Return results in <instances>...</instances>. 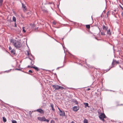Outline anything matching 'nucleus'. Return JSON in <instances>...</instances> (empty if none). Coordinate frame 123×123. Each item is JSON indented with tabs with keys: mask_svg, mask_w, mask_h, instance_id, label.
I'll list each match as a JSON object with an SVG mask.
<instances>
[{
	"mask_svg": "<svg viewBox=\"0 0 123 123\" xmlns=\"http://www.w3.org/2000/svg\"><path fill=\"white\" fill-rule=\"evenodd\" d=\"M15 70H19V71L21 70V69H19V68H15Z\"/></svg>",
	"mask_w": 123,
	"mask_h": 123,
	"instance_id": "nucleus-37",
	"label": "nucleus"
},
{
	"mask_svg": "<svg viewBox=\"0 0 123 123\" xmlns=\"http://www.w3.org/2000/svg\"><path fill=\"white\" fill-rule=\"evenodd\" d=\"M42 11H43L44 12H48L46 10H45V9L43 10L42 9Z\"/></svg>",
	"mask_w": 123,
	"mask_h": 123,
	"instance_id": "nucleus-33",
	"label": "nucleus"
},
{
	"mask_svg": "<svg viewBox=\"0 0 123 123\" xmlns=\"http://www.w3.org/2000/svg\"><path fill=\"white\" fill-rule=\"evenodd\" d=\"M62 46L63 47V48L64 49V52L65 53V50L64 49H66V48L63 45H62Z\"/></svg>",
	"mask_w": 123,
	"mask_h": 123,
	"instance_id": "nucleus-41",
	"label": "nucleus"
},
{
	"mask_svg": "<svg viewBox=\"0 0 123 123\" xmlns=\"http://www.w3.org/2000/svg\"><path fill=\"white\" fill-rule=\"evenodd\" d=\"M14 26L15 27H17V25H16V24L15 22V25H14Z\"/></svg>",
	"mask_w": 123,
	"mask_h": 123,
	"instance_id": "nucleus-48",
	"label": "nucleus"
},
{
	"mask_svg": "<svg viewBox=\"0 0 123 123\" xmlns=\"http://www.w3.org/2000/svg\"><path fill=\"white\" fill-rule=\"evenodd\" d=\"M46 118L44 116H43L42 117H38L37 118V119L39 120L42 122L45 121Z\"/></svg>",
	"mask_w": 123,
	"mask_h": 123,
	"instance_id": "nucleus-3",
	"label": "nucleus"
},
{
	"mask_svg": "<svg viewBox=\"0 0 123 123\" xmlns=\"http://www.w3.org/2000/svg\"><path fill=\"white\" fill-rule=\"evenodd\" d=\"M110 91H112L113 92H116V91H113V90H109Z\"/></svg>",
	"mask_w": 123,
	"mask_h": 123,
	"instance_id": "nucleus-49",
	"label": "nucleus"
},
{
	"mask_svg": "<svg viewBox=\"0 0 123 123\" xmlns=\"http://www.w3.org/2000/svg\"><path fill=\"white\" fill-rule=\"evenodd\" d=\"M52 87H53L55 89V90H57V85H52Z\"/></svg>",
	"mask_w": 123,
	"mask_h": 123,
	"instance_id": "nucleus-17",
	"label": "nucleus"
},
{
	"mask_svg": "<svg viewBox=\"0 0 123 123\" xmlns=\"http://www.w3.org/2000/svg\"><path fill=\"white\" fill-rule=\"evenodd\" d=\"M80 109L79 107V106H75L73 107V109L74 111H77Z\"/></svg>",
	"mask_w": 123,
	"mask_h": 123,
	"instance_id": "nucleus-6",
	"label": "nucleus"
},
{
	"mask_svg": "<svg viewBox=\"0 0 123 123\" xmlns=\"http://www.w3.org/2000/svg\"><path fill=\"white\" fill-rule=\"evenodd\" d=\"M16 40H12V39L11 40V42L13 43L14 44V43H15Z\"/></svg>",
	"mask_w": 123,
	"mask_h": 123,
	"instance_id": "nucleus-25",
	"label": "nucleus"
},
{
	"mask_svg": "<svg viewBox=\"0 0 123 123\" xmlns=\"http://www.w3.org/2000/svg\"><path fill=\"white\" fill-rule=\"evenodd\" d=\"M11 121H12V123H17V121L15 120H11Z\"/></svg>",
	"mask_w": 123,
	"mask_h": 123,
	"instance_id": "nucleus-26",
	"label": "nucleus"
},
{
	"mask_svg": "<svg viewBox=\"0 0 123 123\" xmlns=\"http://www.w3.org/2000/svg\"><path fill=\"white\" fill-rule=\"evenodd\" d=\"M12 70L11 69H10L9 70H6L4 72H7V73H8L11 70Z\"/></svg>",
	"mask_w": 123,
	"mask_h": 123,
	"instance_id": "nucleus-30",
	"label": "nucleus"
},
{
	"mask_svg": "<svg viewBox=\"0 0 123 123\" xmlns=\"http://www.w3.org/2000/svg\"><path fill=\"white\" fill-rule=\"evenodd\" d=\"M72 101L73 103H75L76 104H78V102L75 99H72Z\"/></svg>",
	"mask_w": 123,
	"mask_h": 123,
	"instance_id": "nucleus-11",
	"label": "nucleus"
},
{
	"mask_svg": "<svg viewBox=\"0 0 123 123\" xmlns=\"http://www.w3.org/2000/svg\"><path fill=\"white\" fill-rule=\"evenodd\" d=\"M29 13H30V12H28L27 13V15H28V14H29Z\"/></svg>",
	"mask_w": 123,
	"mask_h": 123,
	"instance_id": "nucleus-58",
	"label": "nucleus"
},
{
	"mask_svg": "<svg viewBox=\"0 0 123 123\" xmlns=\"http://www.w3.org/2000/svg\"><path fill=\"white\" fill-rule=\"evenodd\" d=\"M21 4L22 6V7L23 8V10L24 11H25L27 10V8L26 7V6L23 3H21Z\"/></svg>",
	"mask_w": 123,
	"mask_h": 123,
	"instance_id": "nucleus-7",
	"label": "nucleus"
},
{
	"mask_svg": "<svg viewBox=\"0 0 123 123\" xmlns=\"http://www.w3.org/2000/svg\"><path fill=\"white\" fill-rule=\"evenodd\" d=\"M48 4H53V5H54V2H49Z\"/></svg>",
	"mask_w": 123,
	"mask_h": 123,
	"instance_id": "nucleus-29",
	"label": "nucleus"
},
{
	"mask_svg": "<svg viewBox=\"0 0 123 123\" xmlns=\"http://www.w3.org/2000/svg\"><path fill=\"white\" fill-rule=\"evenodd\" d=\"M108 29V27L107 26H105L104 25H103V29L104 30H105V31H106Z\"/></svg>",
	"mask_w": 123,
	"mask_h": 123,
	"instance_id": "nucleus-12",
	"label": "nucleus"
},
{
	"mask_svg": "<svg viewBox=\"0 0 123 123\" xmlns=\"http://www.w3.org/2000/svg\"><path fill=\"white\" fill-rule=\"evenodd\" d=\"M27 55H30V53H29V52L28 51H27Z\"/></svg>",
	"mask_w": 123,
	"mask_h": 123,
	"instance_id": "nucleus-45",
	"label": "nucleus"
},
{
	"mask_svg": "<svg viewBox=\"0 0 123 123\" xmlns=\"http://www.w3.org/2000/svg\"><path fill=\"white\" fill-rule=\"evenodd\" d=\"M11 52L12 55H14L15 54V51L14 49H12L11 51Z\"/></svg>",
	"mask_w": 123,
	"mask_h": 123,
	"instance_id": "nucleus-13",
	"label": "nucleus"
},
{
	"mask_svg": "<svg viewBox=\"0 0 123 123\" xmlns=\"http://www.w3.org/2000/svg\"><path fill=\"white\" fill-rule=\"evenodd\" d=\"M98 28L99 29V32H100L101 31V30H100V28L98 27Z\"/></svg>",
	"mask_w": 123,
	"mask_h": 123,
	"instance_id": "nucleus-55",
	"label": "nucleus"
},
{
	"mask_svg": "<svg viewBox=\"0 0 123 123\" xmlns=\"http://www.w3.org/2000/svg\"><path fill=\"white\" fill-rule=\"evenodd\" d=\"M86 27L87 29H89L90 28V25H86Z\"/></svg>",
	"mask_w": 123,
	"mask_h": 123,
	"instance_id": "nucleus-22",
	"label": "nucleus"
},
{
	"mask_svg": "<svg viewBox=\"0 0 123 123\" xmlns=\"http://www.w3.org/2000/svg\"><path fill=\"white\" fill-rule=\"evenodd\" d=\"M101 35H105V34L104 32H101Z\"/></svg>",
	"mask_w": 123,
	"mask_h": 123,
	"instance_id": "nucleus-31",
	"label": "nucleus"
},
{
	"mask_svg": "<svg viewBox=\"0 0 123 123\" xmlns=\"http://www.w3.org/2000/svg\"><path fill=\"white\" fill-rule=\"evenodd\" d=\"M3 2V0H0V6H2Z\"/></svg>",
	"mask_w": 123,
	"mask_h": 123,
	"instance_id": "nucleus-24",
	"label": "nucleus"
},
{
	"mask_svg": "<svg viewBox=\"0 0 123 123\" xmlns=\"http://www.w3.org/2000/svg\"><path fill=\"white\" fill-rule=\"evenodd\" d=\"M50 123H55V121L53 120H51V121Z\"/></svg>",
	"mask_w": 123,
	"mask_h": 123,
	"instance_id": "nucleus-36",
	"label": "nucleus"
},
{
	"mask_svg": "<svg viewBox=\"0 0 123 123\" xmlns=\"http://www.w3.org/2000/svg\"><path fill=\"white\" fill-rule=\"evenodd\" d=\"M29 72L31 73H33V72L31 70H29Z\"/></svg>",
	"mask_w": 123,
	"mask_h": 123,
	"instance_id": "nucleus-40",
	"label": "nucleus"
},
{
	"mask_svg": "<svg viewBox=\"0 0 123 123\" xmlns=\"http://www.w3.org/2000/svg\"><path fill=\"white\" fill-rule=\"evenodd\" d=\"M114 11H115V12H116V9H115L114 10Z\"/></svg>",
	"mask_w": 123,
	"mask_h": 123,
	"instance_id": "nucleus-63",
	"label": "nucleus"
},
{
	"mask_svg": "<svg viewBox=\"0 0 123 123\" xmlns=\"http://www.w3.org/2000/svg\"><path fill=\"white\" fill-rule=\"evenodd\" d=\"M57 90L63 89H64L63 87L57 85Z\"/></svg>",
	"mask_w": 123,
	"mask_h": 123,
	"instance_id": "nucleus-8",
	"label": "nucleus"
},
{
	"mask_svg": "<svg viewBox=\"0 0 123 123\" xmlns=\"http://www.w3.org/2000/svg\"><path fill=\"white\" fill-rule=\"evenodd\" d=\"M49 121V120L48 119H45V121H46L47 122H48Z\"/></svg>",
	"mask_w": 123,
	"mask_h": 123,
	"instance_id": "nucleus-42",
	"label": "nucleus"
},
{
	"mask_svg": "<svg viewBox=\"0 0 123 123\" xmlns=\"http://www.w3.org/2000/svg\"><path fill=\"white\" fill-rule=\"evenodd\" d=\"M30 26H31L32 27H34L35 26V24L34 23L33 24H30Z\"/></svg>",
	"mask_w": 123,
	"mask_h": 123,
	"instance_id": "nucleus-21",
	"label": "nucleus"
},
{
	"mask_svg": "<svg viewBox=\"0 0 123 123\" xmlns=\"http://www.w3.org/2000/svg\"><path fill=\"white\" fill-rule=\"evenodd\" d=\"M54 75H55L56 76V77H57V74H56V73H55L54 74Z\"/></svg>",
	"mask_w": 123,
	"mask_h": 123,
	"instance_id": "nucleus-53",
	"label": "nucleus"
},
{
	"mask_svg": "<svg viewBox=\"0 0 123 123\" xmlns=\"http://www.w3.org/2000/svg\"><path fill=\"white\" fill-rule=\"evenodd\" d=\"M121 15L123 16V12H122L121 13Z\"/></svg>",
	"mask_w": 123,
	"mask_h": 123,
	"instance_id": "nucleus-56",
	"label": "nucleus"
},
{
	"mask_svg": "<svg viewBox=\"0 0 123 123\" xmlns=\"http://www.w3.org/2000/svg\"><path fill=\"white\" fill-rule=\"evenodd\" d=\"M59 5H57V7L59 9Z\"/></svg>",
	"mask_w": 123,
	"mask_h": 123,
	"instance_id": "nucleus-60",
	"label": "nucleus"
},
{
	"mask_svg": "<svg viewBox=\"0 0 123 123\" xmlns=\"http://www.w3.org/2000/svg\"><path fill=\"white\" fill-rule=\"evenodd\" d=\"M99 119L102 118H107V117L105 116V114L104 113H101L99 116Z\"/></svg>",
	"mask_w": 123,
	"mask_h": 123,
	"instance_id": "nucleus-2",
	"label": "nucleus"
},
{
	"mask_svg": "<svg viewBox=\"0 0 123 123\" xmlns=\"http://www.w3.org/2000/svg\"><path fill=\"white\" fill-rule=\"evenodd\" d=\"M13 21L15 22L16 20V18L14 16H13L12 18Z\"/></svg>",
	"mask_w": 123,
	"mask_h": 123,
	"instance_id": "nucleus-20",
	"label": "nucleus"
},
{
	"mask_svg": "<svg viewBox=\"0 0 123 123\" xmlns=\"http://www.w3.org/2000/svg\"><path fill=\"white\" fill-rule=\"evenodd\" d=\"M60 112V116L62 117H63L65 116V113L64 111H61V112Z\"/></svg>",
	"mask_w": 123,
	"mask_h": 123,
	"instance_id": "nucleus-10",
	"label": "nucleus"
},
{
	"mask_svg": "<svg viewBox=\"0 0 123 123\" xmlns=\"http://www.w3.org/2000/svg\"><path fill=\"white\" fill-rule=\"evenodd\" d=\"M33 112V111H30L29 112V114L30 115V116L31 117V114H32V112Z\"/></svg>",
	"mask_w": 123,
	"mask_h": 123,
	"instance_id": "nucleus-28",
	"label": "nucleus"
},
{
	"mask_svg": "<svg viewBox=\"0 0 123 123\" xmlns=\"http://www.w3.org/2000/svg\"><path fill=\"white\" fill-rule=\"evenodd\" d=\"M55 119L56 120H58V119L57 118H55Z\"/></svg>",
	"mask_w": 123,
	"mask_h": 123,
	"instance_id": "nucleus-61",
	"label": "nucleus"
},
{
	"mask_svg": "<svg viewBox=\"0 0 123 123\" xmlns=\"http://www.w3.org/2000/svg\"><path fill=\"white\" fill-rule=\"evenodd\" d=\"M102 14H103V13H102V14L101 15V16H100V17H102Z\"/></svg>",
	"mask_w": 123,
	"mask_h": 123,
	"instance_id": "nucleus-62",
	"label": "nucleus"
},
{
	"mask_svg": "<svg viewBox=\"0 0 123 123\" xmlns=\"http://www.w3.org/2000/svg\"><path fill=\"white\" fill-rule=\"evenodd\" d=\"M119 6L123 11V7H122V6L120 5H119Z\"/></svg>",
	"mask_w": 123,
	"mask_h": 123,
	"instance_id": "nucleus-35",
	"label": "nucleus"
},
{
	"mask_svg": "<svg viewBox=\"0 0 123 123\" xmlns=\"http://www.w3.org/2000/svg\"><path fill=\"white\" fill-rule=\"evenodd\" d=\"M107 33L109 35L111 34V32L110 31V29H109L108 30H107Z\"/></svg>",
	"mask_w": 123,
	"mask_h": 123,
	"instance_id": "nucleus-16",
	"label": "nucleus"
},
{
	"mask_svg": "<svg viewBox=\"0 0 123 123\" xmlns=\"http://www.w3.org/2000/svg\"><path fill=\"white\" fill-rule=\"evenodd\" d=\"M58 109L59 111V112L61 111L62 110L60 109V108H59L58 107Z\"/></svg>",
	"mask_w": 123,
	"mask_h": 123,
	"instance_id": "nucleus-47",
	"label": "nucleus"
},
{
	"mask_svg": "<svg viewBox=\"0 0 123 123\" xmlns=\"http://www.w3.org/2000/svg\"><path fill=\"white\" fill-rule=\"evenodd\" d=\"M84 104L85 106V108H86L87 107H90L88 105V103H84Z\"/></svg>",
	"mask_w": 123,
	"mask_h": 123,
	"instance_id": "nucleus-14",
	"label": "nucleus"
},
{
	"mask_svg": "<svg viewBox=\"0 0 123 123\" xmlns=\"http://www.w3.org/2000/svg\"><path fill=\"white\" fill-rule=\"evenodd\" d=\"M84 123H88V120L87 119H85L84 120Z\"/></svg>",
	"mask_w": 123,
	"mask_h": 123,
	"instance_id": "nucleus-23",
	"label": "nucleus"
},
{
	"mask_svg": "<svg viewBox=\"0 0 123 123\" xmlns=\"http://www.w3.org/2000/svg\"><path fill=\"white\" fill-rule=\"evenodd\" d=\"M31 67H32V66H31L30 65H28L27 66V68H32Z\"/></svg>",
	"mask_w": 123,
	"mask_h": 123,
	"instance_id": "nucleus-44",
	"label": "nucleus"
},
{
	"mask_svg": "<svg viewBox=\"0 0 123 123\" xmlns=\"http://www.w3.org/2000/svg\"><path fill=\"white\" fill-rule=\"evenodd\" d=\"M31 67H32V68H33L35 70L37 71H38L39 70V68L37 67L36 66H35L34 65L33 66H32Z\"/></svg>",
	"mask_w": 123,
	"mask_h": 123,
	"instance_id": "nucleus-9",
	"label": "nucleus"
},
{
	"mask_svg": "<svg viewBox=\"0 0 123 123\" xmlns=\"http://www.w3.org/2000/svg\"><path fill=\"white\" fill-rule=\"evenodd\" d=\"M86 65H87V66L90 68H92V67L89 64H88L86 62Z\"/></svg>",
	"mask_w": 123,
	"mask_h": 123,
	"instance_id": "nucleus-19",
	"label": "nucleus"
},
{
	"mask_svg": "<svg viewBox=\"0 0 123 123\" xmlns=\"http://www.w3.org/2000/svg\"><path fill=\"white\" fill-rule=\"evenodd\" d=\"M3 121L4 122H5L6 121V119L5 117H3Z\"/></svg>",
	"mask_w": 123,
	"mask_h": 123,
	"instance_id": "nucleus-18",
	"label": "nucleus"
},
{
	"mask_svg": "<svg viewBox=\"0 0 123 123\" xmlns=\"http://www.w3.org/2000/svg\"><path fill=\"white\" fill-rule=\"evenodd\" d=\"M105 118H101V119H100L102 121H103V122H105V120H104V119Z\"/></svg>",
	"mask_w": 123,
	"mask_h": 123,
	"instance_id": "nucleus-32",
	"label": "nucleus"
},
{
	"mask_svg": "<svg viewBox=\"0 0 123 123\" xmlns=\"http://www.w3.org/2000/svg\"><path fill=\"white\" fill-rule=\"evenodd\" d=\"M13 45L17 49L20 48L22 46L21 43L18 41H15V43L13 44Z\"/></svg>",
	"mask_w": 123,
	"mask_h": 123,
	"instance_id": "nucleus-1",
	"label": "nucleus"
},
{
	"mask_svg": "<svg viewBox=\"0 0 123 123\" xmlns=\"http://www.w3.org/2000/svg\"><path fill=\"white\" fill-rule=\"evenodd\" d=\"M50 106L51 107L52 110L53 111H54L55 109L54 108V105L52 103L51 104Z\"/></svg>",
	"mask_w": 123,
	"mask_h": 123,
	"instance_id": "nucleus-15",
	"label": "nucleus"
},
{
	"mask_svg": "<svg viewBox=\"0 0 123 123\" xmlns=\"http://www.w3.org/2000/svg\"><path fill=\"white\" fill-rule=\"evenodd\" d=\"M9 50H11L12 49V48L10 46L9 47Z\"/></svg>",
	"mask_w": 123,
	"mask_h": 123,
	"instance_id": "nucleus-46",
	"label": "nucleus"
},
{
	"mask_svg": "<svg viewBox=\"0 0 123 123\" xmlns=\"http://www.w3.org/2000/svg\"><path fill=\"white\" fill-rule=\"evenodd\" d=\"M30 55L32 57L33 59H34L35 58L34 57V56L32 55V54H30Z\"/></svg>",
	"mask_w": 123,
	"mask_h": 123,
	"instance_id": "nucleus-39",
	"label": "nucleus"
},
{
	"mask_svg": "<svg viewBox=\"0 0 123 123\" xmlns=\"http://www.w3.org/2000/svg\"><path fill=\"white\" fill-rule=\"evenodd\" d=\"M71 22H73L74 23L73 24H74L75 25L76 23V22H73V21H71Z\"/></svg>",
	"mask_w": 123,
	"mask_h": 123,
	"instance_id": "nucleus-51",
	"label": "nucleus"
},
{
	"mask_svg": "<svg viewBox=\"0 0 123 123\" xmlns=\"http://www.w3.org/2000/svg\"><path fill=\"white\" fill-rule=\"evenodd\" d=\"M52 38H53V39H54L55 40V41H56L57 42V40H56L55 39H54V38H53V37H52Z\"/></svg>",
	"mask_w": 123,
	"mask_h": 123,
	"instance_id": "nucleus-57",
	"label": "nucleus"
},
{
	"mask_svg": "<svg viewBox=\"0 0 123 123\" xmlns=\"http://www.w3.org/2000/svg\"><path fill=\"white\" fill-rule=\"evenodd\" d=\"M53 24L54 25H56V23L55 22H53Z\"/></svg>",
	"mask_w": 123,
	"mask_h": 123,
	"instance_id": "nucleus-43",
	"label": "nucleus"
},
{
	"mask_svg": "<svg viewBox=\"0 0 123 123\" xmlns=\"http://www.w3.org/2000/svg\"><path fill=\"white\" fill-rule=\"evenodd\" d=\"M90 90V89L89 88H88L87 89V90L88 91H89Z\"/></svg>",
	"mask_w": 123,
	"mask_h": 123,
	"instance_id": "nucleus-52",
	"label": "nucleus"
},
{
	"mask_svg": "<svg viewBox=\"0 0 123 123\" xmlns=\"http://www.w3.org/2000/svg\"><path fill=\"white\" fill-rule=\"evenodd\" d=\"M112 68V67H111L110 68H109V69H107L106 70V72H107L109 71L110 69Z\"/></svg>",
	"mask_w": 123,
	"mask_h": 123,
	"instance_id": "nucleus-34",
	"label": "nucleus"
},
{
	"mask_svg": "<svg viewBox=\"0 0 123 123\" xmlns=\"http://www.w3.org/2000/svg\"><path fill=\"white\" fill-rule=\"evenodd\" d=\"M28 58L29 59H30V60H31V61H32V59H31V58H30L29 57H28Z\"/></svg>",
	"mask_w": 123,
	"mask_h": 123,
	"instance_id": "nucleus-54",
	"label": "nucleus"
},
{
	"mask_svg": "<svg viewBox=\"0 0 123 123\" xmlns=\"http://www.w3.org/2000/svg\"><path fill=\"white\" fill-rule=\"evenodd\" d=\"M34 111H37L41 114H43L44 113V111L41 108L38 109L37 110Z\"/></svg>",
	"mask_w": 123,
	"mask_h": 123,
	"instance_id": "nucleus-4",
	"label": "nucleus"
},
{
	"mask_svg": "<svg viewBox=\"0 0 123 123\" xmlns=\"http://www.w3.org/2000/svg\"><path fill=\"white\" fill-rule=\"evenodd\" d=\"M109 11H108L106 13V14H107V15H108V13L109 12Z\"/></svg>",
	"mask_w": 123,
	"mask_h": 123,
	"instance_id": "nucleus-64",
	"label": "nucleus"
},
{
	"mask_svg": "<svg viewBox=\"0 0 123 123\" xmlns=\"http://www.w3.org/2000/svg\"><path fill=\"white\" fill-rule=\"evenodd\" d=\"M64 66V65H63L62 66V67H58L57 68H56V69L57 70L58 69H59V68H62V67H63Z\"/></svg>",
	"mask_w": 123,
	"mask_h": 123,
	"instance_id": "nucleus-38",
	"label": "nucleus"
},
{
	"mask_svg": "<svg viewBox=\"0 0 123 123\" xmlns=\"http://www.w3.org/2000/svg\"><path fill=\"white\" fill-rule=\"evenodd\" d=\"M25 28V27H23L22 28V29H23L22 31H23L24 32V33H25V32H26V30L24 29Z\"/></svg>",
	"mask_w": 123,
	"mask_h": 123,
	"instance_id": "nucleus-27",
	"label": "nucleus"
},
{
	"mask_svg": "<svg viewBox=\"0 0 123 123\" xmlns=\"http://www.w3.org/2000/svg\"><path fill=\"white\" fill-rule=\"evenodd\" d=\"M71 123H75L74 121H72V122Z\"/></svg>",
	"mask_w": 123,
	"mask_h": 123,
	"instance_id": "nucleus-59",
	"label": "nucleus"
},
{
	"mask_svg": "<svg viewBox=\"0 0 123 123\" xmlns=\"http://www.w3.org/2000/svg\"><path fill=\"white\" fill-rule=\"evenodd\" d=\"M115 63L117 64H119V62L118 61H117L115 59H113L112 63V65L113 66L112 67H114L113 66Z\"/></svg>",
	"mask_w": 123,
	"mask_h": 123,
	"instance_id": "nucleus-5",
	"label": "nucleus"
},
{
	"mask_svg": "<svg viewBox=\"0 0 123 123\" xmlns=\"http://www.w3.org/2000/svg\"><path fill=\"white\" fill-rule=\"evenodd\" d=\"M31 64L32 65H33V64H34V63H32V61H31Z\"/></svg>",
	"mask_w": 123,
	"mask_h": 123,
	"instance_id": "nucleus-50",
	"label": "nucleus"
}]
</instances>
